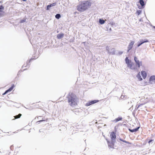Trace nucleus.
Here are the masks:
<instances>
[{"instance_id":"nucleus-1","label":"nucleus","mask_w":155,"mask_h":155,"mask_svg":"<svg viewBox=\"0 0 155 155\" xmlns=\"http://www.w3.org/2000/svg\"><path fill=\"white\" fill-rule=\"evenodd\" d=\"M91 5V3L88 1H84L77 6V10L80 12H83L89 8Z\"/></svg>"},{"instance_id":"nucleus-2","label":"nucleus","mask_w":155,"mask_h":155,"mask_svg":"<svg viewBox=\"0 0 155 155\" xmlns=\"http://www.w3.org/2000/svg\"><path fill=\"white\" fill-rule=\"evenodd\" d=\"M126 63L127 64V66L130 69L134 70L137 69V66L131 60H129L128 57H126L125 59Z\"/></svg>"},{"instance_id":"nucleus-3","label":"nucleus","mask_w":155,"mask_h":155,"mask_svg":"<svg viewBox=\"0 0 155 155\" xmlns=\"http://www.w3.org/2000/svg\"><path fill=\"white\" fill-rule=\"evenodd\" d=\"M67 98L68 102L71 106L74 107L77 105L75 98L72 95H69Z\"/></svg>"},{"instance_id":"nucleus-4","label":"nucleus","mask_w":155,"mask_h":155,"mask_svg":"<svg viewBox=\"0 0 155 155\" xmlns=\"http://www.w3.org/2000/svg\"><path fill=\"white\" fill-rule=\"evenodd\" d=\"M134 60L136 64V65L137 66H137L139 68H140L141 66L142 65V62L139 61L138 58L136 57H134Z\"/></svg>"},{"instance_id":"nucleus-5","label":"nucleus","mask_w":155,"mask_h":155,"mask_svg":"<svg viewBox=\"0 0 155 155\" xmlns=\"http://www.w3.org/2000/svg\"><path fill=\"white\" fill-rule=\"evenodd\" d=\"M111 141L112 142H114L116 138V134L114 132H112L110 135Z\"/></svg>"},{"instance_id":"nucleus-6","label":"nucleus","mask_w":155,"mask_h":155,"mask_svg":"<svg viewBox=\"0 0 155 155\" xmlns=\"http://www.w3.org/2000/svg\"><path fill=\"white\" fill-rule=\"evenodd\" d=\"M99 101L98 100H92L91 101H88L87 103L86 104V105L87 106H89L92 104L96 103Z\"/></svg>"},{"instance_id":"nucleus-7","label":"nucleus","mask_w":155,"mask_h":155,"mask_svg":"<svg viewBox=\"0 0 155 155\" xmlns=\"http://www.w3.org/2000/svg\"><path fill=\"white\" fill-rule=\"evenodd\" d=\"M134 41H131L127 47L128 52L130 50L132 49L133 47V45H134Z\"/></svg>"},{"instance_id":"nucleus-8","label":"nucleus","mask_w":155,"mask_h":155,"mask_svg":"<svg viewBox=\"0 0 155 155\" xmlns=\"http://www.w3.org/2000/svg\"><path fill=\"white\" fill-rule=\"evenodd\" d=\"M14 87V84L12 85V86L8 90H6L5 92L3 94V95H4L6 93H8V92H10L13 89V88Z\"/></svg>"},{"instance_id":"nucleus-9","label":"nucleus","mask_w":155,"mask_h":155,"mask_svg":"<svg viewBox=\"0 0 155 155\" xmlns=\"http://www.w3.org/2000/svg\"><path fill=\"white\" fill-rule=\"evenodd\" d=\"M141 74L143 79H145L147 75V72L145 71H141Z\"/></svg>"},{"instance_id":"nucleus-10","label":"nucleus","mask_w":155,"mask_h":155,"mask_svg":"<svg viewBox=\"0 0 155 155\" xmlns=\"http://www.w3.org/2000/svg\"><path fill=\"white\" fill-rule=\"evenodd\" d=\"M122 119V117H118L113 120V122L114 123H117L119 121L121 120Z\"/></svg>"},{"instance_id":"nucleus-11","label":"nucleus","mask_w":155,"mask_h":155,"mask_svg":"<svg viewBox=\"0 0 155 155\" xmlns=\"http://www.w3.org/2000/svg\"><path fill=\"white\" fill-rule=\"evenodd\" d=\"M139 2L140 4V5H141V8L139 7V8L140 9H141L143 8V6L145 5L143 1H139Z\"/></svg>"},{"instance_id":"nucleus-12","label":"nucleus","mask_w":155,"mask_h":155,"mask_svg":"<svg viewBox=\"0 0 155 155\" xmlns=\"http://www.w3.org/2000/svg\"><path fill=\"white\" fill-rule=\"evenodd\" d=\"M55 5L56 3H52V4L47 5L46 9L47 10H48L51 7L55 6Z\"/></svg>"},{"instance_id":"nucleus-13","label":"nucleus","mask_w":155,"mask_h":155,"mask_svg":"<svg viewBox=\"0 0 155 155\" xmlns=\"http://www.w3.org/2000/svg\"><path fill=\"white\" fill-rule=\"evenodd\" d=\"M64 36V34H58L57 36V38L58 39H60L62 38Z\"/></svg>"},{"instance_id":"nucleus-14","label":"nucleus","mask_w":155,"mask_h":155,"mask_svg":"<svg viewBox=\"0 0 155 155\" xmlns=\"http://www.w3.org/2000/svg\"><path fill=\"white\" fill-rule=\"evenodd\" d=\"M139 128H140V127H138L135 129H132V130L129 129V130L130 132H136V131H137L138 130Z\"/></svg>"},{"instance_id":"nucleus-15","label":"nucleus","mask_w":155,"mask_h":155,"mask_svg":"<svg viewBox=\"0 0 155 155\" xmlns=\"http://www.w3.org/2000/svg\"><path fill=\"white\" fill-rule=\"evenodd\" d=\"M114 142L112 141V142L110 143L108 142V146H109L111 148L113 147L114 145Z\"/></svg>"},{"instance_id":"nucleus-16","label":"nucleus","mask_w":155,"mask_h":155,"mask_svg":"<svg viewBox=\"0 0 155 155\" xmlns=\"http://www.w3.org/2000/svg\"><path fill=\"white\" fill-rule=\"evenodd\" d=\"M148 42V41L147 40V39L145 40L144 41H141V43H140L138 44L137 45V47H139L143 43H145V42Z\"/></svg>"},{"instance_id":"nucleus-17","label":"nucleus","mask_w":155,"mask_h":155,"mask_svg":"<svg viewBox=\"0 0 155 155\" xmlns=\"http://www.w3.org/2000/svg\"><path fill=\"white\" fill-rule=\"evenodd\" d=\"M155 80V75L151 76L149 79L150 81H153Z\"/></svg>"},{"instance_id":"nucleus-18","label":"nucleus","mask_w":155,"mask_h":155,"mask_svg":"<svg viewBox=\"0 0 155 155\" xmlns=\"http://www.w3.org/2000/svg\"><path fill=\"white\" fill-rule=\"evenodd\" d=\"M137 77L139 80V81H141L142 80V78H141L140 74V72H139L137 75Z\"/></svg>"},{"instance_id":"nucleus-19","label":"nucleus","mask_w":155,"mask_h":155,"mask_svg":"<svg viewBox=\"0 0 155 155\" xmlns=\"http://www.w3.org/2000/svg\"><path fill=\"white\" fill-rule=\"evenodd\" d=\"M21 116V114H19L18 115H16L14 116L15 119H18Z\"/></svg>"},{"instance_id":"nucleus-20","label":"nucleus","mask_w":155,"mask_h":155,"mask_svg":"<svg viewBox=\"0 0 155 155\" xmlns=\"http://www.w3.org/2000/svg\"><path fill=\"white\" fill-rule=\"evenodd\" d=\"M99 22L100 24H104L105 21L103 19H100Z\"/></svg>"},{"instance_id":"nucleus-21","label":"nucleus","mask_w":155,"mask_h":155,"mask_svg":"<svg viewBox=\"0 0 155 155\" xmlns=\"http://www.w3.org/2000/svg\"><path fill=\"white\" fill-rule=\"evenodd\" d=\"M48 119L46 118V119H42L41 120L38 121L37 122V123L40 122H42V121H48Z\"/></svg>"},{"instance_id":"nucleus-22","label":"nucleus","mask_w":155,"mask_h":155,"mask_svg":"<svg viewBox=\"0 0 155 155\" xmlns=\"http://www.w3.org/2000/svg\"><path fill=\"white\" fill-rule=\"evenodd\" d=\"M55 18L57 19H59L61 17V15L59 14H56L55 16Z\"/></svg>"},{"instance_id":"nucleus-23","label":"nucleus","mask_w":155,"mask_h":155,"mask_svg":"<svg viewBox=\"0 0 155 155\" xmlns=\"http://www.w3.org/2000/svg\"><path fill=\"white\" fill-rule=\"evenodd\" d=\"M26 21V18H24L20 21V23H23Z\"/></svg>"},{"instance_id":"nucleus-24","label":"nucleus","mask_w":155,"mask_h":155,"mask_svg":"<svg viewBox=\"0 0 155 155\" xmlns=\"http://www.w3.org/2000/svg\"><path fill=\"white\" fill-rule=\"evenodd\" d=\"M5 13V12L2 10H0V16H2Z\"/></svg>"},{"instance_id":"nucleus-25","label":"nucleus","mask_w":155,"mask_h":155,"mask_svg":"<svg viewBox=\"0 0 155 155\" xmlns=\"http://www.w3.org/2000/svg\"><path fill=\"white\" fill-rule=\"evenodd\" d=\"M120 140H121V141H123V142H125V143H128V144H131V143L128 142H127V141H126L125 140H121V139H120Z\"/></svg>"},{"instance_id":"nucleus-26","label":"nucleus","mask_w":155,"mask_h":155,"mask_svg":"<svg viewBox=\"0 0 155 155\" xmlns=\"http://www.w3.org/2000/svg\"><path fill=\"white\" fill-rule=\"evenodd\" d=\"M143 105V104H140V105H139L137 107V106H136V109H138V108L141 106H142V105Z\"/></svg>"},{"instance_id":"nucleus-27","label":"nucleus","mask_w":155,"mask_h":155,"mask_svg":"<svg viewBox=\"0 0 155 155\" xmlns=\"http://www.w3.org/2000/svg\"><path fill=\"white\" fill-rule=\"evenodd\" d=\"M4 9V7L2 5H1L0 6V9L3 10Z\"/></svg>"},{"instance_id":"nucleus-28","label":"nucleus","mask_w":155,"mask_h":155,"mask_svg":"<svg viewBox=\"0 0 155 155\" xmlns=\"http://www.w3.org/2000/svg\"><path fill=\"white\" fill-rule=\"evenodd\" d=\"M153 140H150L148 141V143L150 144V143L152 141H153Z\"/></svg>"},{"instance_id":"nucleus-29","label":"nucleus","mask_w":155,"mask_h":155,"mask_svg":"<svg viewBox=\"0 0 155 155\" xmlns=\"http://www.w3.org/2000/svg\"><path fill=\"white\" fill-rule=\"evenodd\" d=\"M141 12V11L140 10H139V11H138L137 12L138 13V14L139 15L140 13Z\"/></svg>"},{"instance_id":"nucleus-30","label":"nucleus","mask_w":155,"mask_h":155,"mask_svg":"<svg viewBox=\"0 0 155 155\" xmlns=\"http://www.w3.org/2000/svg\"><path fill=\"white\" fill-rule=\"evenodd\" d=\"M154 28L155 29V27H154Z\"/></svg>"}]
</instances>
